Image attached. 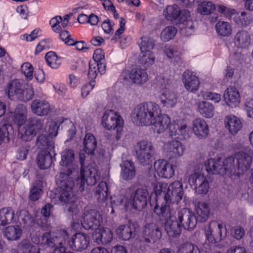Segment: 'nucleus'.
Here are the masks:
<instances>
[{
  "label": "nucleus",
  "mask_w": 253,
  "mask_h": 253,
  "mask_svg": "<svg viewBox=\"0 0 253 253\" xmlns=\"http://www.w3.org/2000/svg\"><path fill=\"white\" fill-rule=\"evenodd\" d=\"M235 149L238 151L235 153L234 156L229 157L223 161L219 157L209 159L205 163L207 171L213 173H225L232 178L244 174L251 168L253 151L243 142L237 143Z\"/></svg>",
  "instance_id": "nucleus-2"
},
{
  "label": "nucleus",
  "mask_w": 253,
  "mask_h": 253,
  "mask_svg": "<svg viewBox=\"0 0 253 253\" xmlns=\"http://www.w3.org/2000/svg\"><path fill=\"white\" fill-rule=\"evenodd\" d=\"M179 223L186 230H193L196 227L197 219L193 212L188 209H183L178 213Z\"/></svg>",
  "instance_id": "nucleus-20"
},
{
  "label": "nucleus",
  "mask_w": 253,
  "mask_h": 253,
  "mask_svg": "<svg viewBox=\"0 0 253 253\" xmlns=\"http://www.w3.org/2000/svg\"><path fill=\"white\" fill-rule=\"evenodd\" d=\"M4 234L8 240H17L21 237L22 231L19 226H9L5 228Z\"/></svg>",
  "instance_id": "nucleus-39"
},
{
  "label": "nucleus",
  "mask_w": 253,
  "mask_h": 253,
  "mask_svg": "<svg viewBox=\"0 0 253 253\" xmlns=\"http://www.w3.org/2000/svg\"><path fill=\"white\" fill-rule=\"evenodd\" d=\"M96 193L101 200H105L108 197V187L105 182L101 181L99 183Z\"/></svg>",
  "instance_id": "nucleus-54"
},
{
  "label": "nucleus",
  "mask_w": 253,
  "mask_h": 253,
  "mask_svg": "<svg viewBox=\"0 0 253 253\" xmlns=\"http://www.w3.org/2000/svg\"><path fill=\"white\" fill-rule=\"evenodd\" d=\"M89 243V236L82 233L75 234L70 243V248L75 251H82L87 248Z\"/></svg>",
  "instance_id": "nucleus-25"
},
{
  "label": "nucleus",
  "mask_w": 253,
  "mask_h": 253,
  "mask_svg": "<svg viewBox=\"0 0 253 253\" xmlns=\"http://www.w3.org/2000/svg\"><path fill=\"white\" fill-rule=\"evenodd\" d=\"M154 46L153 41L152 39L144 37L141 39L139 46L141 51H149L153 49Z\"/></svg>",
  "instance_id": "nucleus-51"
},
{
  "label": "nucleus",
  "mask_w": 253,
  "mask_h": 253,
  "mask_svg": "<svg viewBox=\"0 0 253 253\" xmlns=\"http://www.w3.org/2000/svg\"><path fill=\"white\" fill-rule=\"evenodd\" d=\"M94 85V81H91L84 84L81 88V96L84 98H85L93 88Z\"/></svg>",
  "instance_id": "nucleus-60"
},
{
  "label": "nucleus",
  "mask_w": 253,
  "mask_h": 253,
  "mask_svg": "<svg viewBox=\"0 0 253 253\" xmlns=\"http://www.w3.org/2000/svg\"><path fill=\"white\" fill-rule=\"evenodd\" d=\"M59 37L60 39L65 42V44L69 45H73L75 43V40L70 38V34L67 31H61Z\"/></svg>",
  "instance_id": "nucleus-62"
},
{
  "label": "nucleus",
  "mask_w": 253,
  "mask_h": 253,
  "mask_svg": "<svg viewBox=\"0 0 253 253\" xmlns=\"http://www.w3.org/2000/svg\"><path fill=\"white\" fill-rule=\"evenodd\" d=\"M66 83L68 86L72 88H75L81 83L80 78L75 74H69L66 79Z\"/></svg>",
  "instance_id": "nucleus-59"
},
{
  "label": "nucleus",
  "mask_w": 253,
  "mask_h": 253,
  "mask_svg": "<svg viewBox=\"0 0 253 253\" xmlns=\"http://www.w3.org/2000/svg\"><path fill=\"white\" fill-rule=\"evenodd\" d=\"M42 35L41 30L39 28L34 29L30 34H25L21 36L20 39L23 41L32 42Z\"/></svg>",
  "instance_id": "nucleus-56"
},
{
  "label": "nucleus",
  "mask_w": 253,
  "mask_h": 253,
  "mask_svg": "<svg viewBox=\"0 0 253 253\" xmlns=\"http://www.w3.org/2000/svg\"><path fill=\"white\" fill-rule=\"evenodd\" d=\"M201 93L204 99L210 100L215 103H219L221 99V95L216 92L202 91Z\"/></svg>",
  "instance_id": "nucleus-52"
},
{
  "label": "nucleus",
  "mask_w": 253,
  "mask_h": 253,
  "mask_svg": "<svg viewBox=\"0 0 253 253\" xmlns=\"http://www.w3.org/2000/svg\"><path fill=\"white\" fill-rule=\"evenodd\" d=\"M60 173L63 172L69 177H73L77 168L75 163V153L73 150L66 149L61 153Z\"/></svg>",
  "instance_id": "nucleus-11"
},
{
  "label": "nucleus",
  "mask_w": 253,
  "mask_h": 253,
  "mask_svg": "<svg viewBox=\"0 0 253 253\" xmlns=\"http://www.w3.org/2000/svg\"><path fill=\"white\" fill-rule=\"evenodd\" d=\"M244 110L248 118L253 119V99L246 100L244 105Z\"/></svg>",
  "instance_id": "nucleus-64"
},
{
  "label": "nucleus",
  "mask_w": 253,
  "mask_h": 253,
  "mask_svg": "<svg viewBox=\"0 0 253 253\" xmlns=\"http://www.w3.org/2000/svg\"><path fill=\"white\" fill-rule=\"evenodd\" d=\"M18 250L23 253H40L39 249L31 245L27 240L22 241L18 246Z\"/></svg>",
  "instance_id": "nucleus-50"
},
{
  "label": "nucleus",
  "mask_w": 253,
  "mask_h": 253,
  "mask_svg": "<svg viewBox=\"0 0 253 253\" xmlns=\"http://www.w3.org/2000/svg\"><path fill=\"white\" fill-rule=\"evenodd\" d=\"M154 168L158 175L162 178L169 179L174 174V166L165 160L156 161Z\"/></svg>",
  "instance_id": "nucleus-19"
},
{
  "label": "nucleus",
  "mask_w": 253,
  "mask_h": 253,
  "mask_svg": "<svg viewBox=\"0 0 253 253\" xmlns=\"http://www.w3.org/2000/svg\"><path fill=\"white\" fill-rule=\"evenodd\" d=\"M192 131L196 137L200 140L206 139L209 134L210 128L207 122L203 118H197L193 120Z\"/></svg>",
  "instance_id": "nucleus-18"
},
{
  "label": "nucleus",
  "mask_w": 253,
  "mask_h": 253,
  "mask_svg": "<svg viewBox=\"0 0 253 253\" xmlns=\"http://www.w3.org/2000/svg\"><path fill=\"white\" fill-rule=\"evenodd\" d=\"M142 235L145 241L150 242L155 241L161 236V232L159 228L155 223H148L144 226Z\"/></svg>",
  "instance_id": "nucleus-30"
},
{
  "label": "nucleus",
  "mask_w": 253,
  "mask_h": 253,
  "mask_svg": "<svg viewBox=\"0 0 253 253\" xmlns=\"http://www.w3.org/2000/svg\"><path fill=\"white\" fill-rule=\"evenodd\" d=\"M17 219L21 224L31 225L33 219L29 215L28 211L25 210H21L16 213Z\"/></svg>",
  "instance_id": "nucleus-49"
},
{
  "label": "nucleus",
  "mask_w": 253,
  "mask_h": 253,
  "mask_svg": "<svg viewBox=\"0 0 253 253\" xmlns=\"http://www.w3.org/2000/svg\"><path fill=\"white\" fill-rule=\"evenodd\" d=\"M101 125L107 130L116 129V139L117 141L121 139L123 131L124 120L119 113L113 110H106L102 117Z\"/></svg>",
  "instance_id": "nucleus-10"
},
{
  "label": "nucleus",
  "mask_w": 253,
  "mask_h": 253,
  "mask_svg": "<svg viewBox=\"0 0 253 253\" xmlns=\"http://www.w3.org/2000/svg\"><path fill=\"white\" fill-rule=\"evenodd\" d=\"M225 104L232 108L238 107L241 102V96L238 89L234 86H229L223 95Z\"/></svg>",
  "instance_id": "nucleus-21"
},
{
  "label": "nucleus",
  "mask_w": 253,
  "mask_h": 253,
  "mask_svg": "<svg viewBox=\"0 0 253 253\" xmlns=\"http://www.w3.org/2000/svg\"><path fill=\"white\" fill-rule=\"evenodd\" d=\"M164 148L167 155L170 158H177L181 157L184 153V146L177 140L169 141L164 144Z\"/></svg>",
  "instance_id": "nucleus-22"
},
{
  "label": "nucleus",
  "mask_w": 253,
  "mask_h": 253,
  "mask_svg": "<svg viewBox=\"0 0 253 253\" xmlns=\"http://www.w3.org/2000/svg\"><path fill=\"white\" fill-rule=\"evenodd\" d=\"M223 225L217 221H211L205 228L206 239L211 243L220 242L222 239Z\"/></svg>",
  "instance_id": "nucleus-17"
},
{
  "label": "nucleus",
  "mask_w": 253,
  "mask_h": 253,
  "mask_svg": "<svg viewBox=\"0 0 253 253\" xmlns=\"http://www.w3.org/2000/svg\"><path fill=\"white\" fill-rule=\"evenodd\" d=\"M12 127L9 124H4L0 128V144L2 142H8L9 135L12 132Z\"/></svg>",
  "instance_id": "nucleus-47"
},
{
  "label": "nucleus",
  "mask_w": 253,
  "mask_h": 253,
  "mask_svg": "<svg viewBox=\"0 0 253 253\" xmlns=\"http://www.w3.org/2000/svg\"><path fill=\"white\" fill-rule=\"evenodd\" d=\"M121 176L124 180L131 179L135 175V169L133 164L129 161H124L121 165Z\"/></svg>",
  "instance_id": "nucleus-36"
},
{
  "label": "nucleus",
  "mask_w": 253,
  "mask_h": 253,
  "mask_svg": "<svg viewBox=\"0 0 253 253\" xmlns=\"http://www.w3.org/2000/svg\"><path fill=\"white\" fill-rule=\"evenodd\" d=\"M165 230L170 237H177L181 233L180 224L176 217L169 215L165 223Z\"/></svg>",
  "instance_id": "nucleus-27"
},
{
  "label": "nucleus",
  "mask_w": 253,
  "mask_h": 253,
  "mask_svg": "<svg viewBox=\"0 0 253 253\" xmlns=\"http://www.w3.org/2000/svg\"><path fill=\"white\" fill-rule=\"evenodd\" d=\"M21 70L27 80H32L33 78L34 69L32 65L30 63L25 62L23 63L21 66Z\"/></svg>",
  "instance_id": "nucleus-53"
},
{
  "label": "nucleus",
  "mask_w": 253,
  "mask_h": 253,
  "mask_svg": "<svg viewBox=\"0 0 253 253\" xmlns=\"http://www.w3.org/2000/svg\"><path fill=\"white\" fill-rule=\"evenodd\" d=\"M182 83L185 88L189 92H194L200 87V81L197 76L193 73L186 71L182 76Z\"/></svg>",
  "instance_id": "nucleus-23"
},
{
  "label": "nucleus",
  "mask_w": 253,
  "mask_h": 253,
  "mask_svg": "<svg viewBox=\"0 0 253 253\" xmlns=\"http://www.w3.org/2000/svg\"><path fill=\"white\" fill-rule=\"evenodd\" d=\"M136 229L135 225L132 223L121 225L117 228L116 234L120 239L127 241L134 237Z\"/></svg>",
  "instance_id": "nucleus-26"
},
{
  "label": "nucleus",
  "mask_w": 253,
  "mask_h": 253,
  "mask_svg": "<svg viewBox=\"0 0 253 253\" xmlns=\"http://www.w3.org/2000/svg\"><path fill=\"white\" fill-rule=\"evenodd\" d=\"M159 98L161 103L167 107H172L177 102V97L174 92L170 89L168 81L163 80L158 84Z\"/></svg>",
  "instance_id": "nucleus-14"
},
{
  "label": "nucleus",
  "mask_w": 253,
  "mask_h": 253,
  "mask_svg": "<svg viewBox=\"0 0 253 253\" xmlns=\"http://www.w3.org/2000/svg\"><path fill=\"white\" fill-rule=\"evenodd\" d=\"M198 112L203 117L211 118L214 115V107L210 102L199 100L196 103Z\"/></svg>",
  "instance_id": "nucleus-29"
},
{
  "label": "nucleus",
  "mask_w": 253,
  "mask_h": 253,
  "mask_svg": "<svg viewBox=\"0 0 253 253\" xmlns=\"http://www.w3.org/2000/svg\"><path fill=\"white\" fill-rule=\"evenodd\" d=\"M245 233L244 228L240 226H236L231 230L232 235L237 240L241 239L244 237Z\"/></svg>",
  "instance_id": "nucleus-63"
},
{
  "label": "nucleus",
  "mask_w": 253,
  "mask_h": 253,
  "mask_svg": "<svg viewBox=\"0 0 253 253\" xmlns=\"http://www.w3.org/2000/svg\"><path fill=\"white\" fill-rule=\"evenodd\" d=\"M79 159L81 165V170L80 172V177L77 178L76 180L77 184L79 185V190L80 191H83L85 188V184L94 185L99 179V174L97 169L96 166L92 164L84 167V161L85 159V154L80 153Z\"/></svg>",
  "instance_id": "nucleus-7"
},
{
  "label": "nucleus",
  "mask_w": 253,
  "mask_h": 253,
  "mask_svg": "<svg viewBox=\"0 0 253 253\" xmlns=\"http://www.w3.org/2000/svg\"><path fill=\"white\" fill-rule=\"evenodd\" d=\"M97 146L96 139L92 134L86 133L84 139V147L85 152L88 154L93 153Z\"/></svg>",
  "instance_id": "nucleus-38"
},
{
  "label": "nucleus",
  "mask_w": 253,
  "mask_h": 253,
  "mask_svg": "<svg viewBox=\"0 0 253 253\" xmlns=\"http://www.w3.org/2000/svg\"><path fill=\"white\" fill-rule=\"evenodd\" d=\"M148 198L147 190L145 189L140 188L136 190L134 194L130 196L129 200L125 198L121 200L119 203L124 204L125 207L131 205L133 209L140 211L146 206Z\"/></svg>",
  "instance_id": "nucleus-13"
},
{
  "label": "nucleus",
  "mask_w": 253,
  "mask_h": 253,
  "mask_svg": "<svg viewBox=\"0 0 253 253\" xmlns=\"http://www.w3.org/2000/svg\"><path fill=\"white\" fill-rule=\"evenodd\" d=\"M195 212L197 220L200 222H205L210 216V203L207 201L198 202L195 206Z\"/></svg>",
  "instance_id": "nucleus-28"
},
{
  "label": "nucleus",
  "mask_w": 253,
  "mask_h": 253,
  "mask_svg": "<svg viewBox=\"0 0 253 253\" xmlns=\"http://www.w3.org/2000/svg\"><path fill=\"white\" fill-rule=\"evenodd\" d=\"M32 111L38 116L46 115L49 112L50 105L49 103L42 100H34L31 104Z\"/></svg>",
  "instance_id": "nucleus-32"
},
{
  "label": "nucleus",
  "mask_w": 253,
  "mask_h": 253,
  "mask_svg": "<svg viewBox=\"0 0 253 253\" xmlns=\"http://www.w3.org/2000/svg\"><path fill=\"white\" fill-rule=\"evenodd\" d=\"M42 193V190L40 184H37V185H34L32 188L29 195L30 199L32 201H37L41 197Z\"/></svg>",
  "instance_id": "nucleus-57"
},
{
  "label": "nucleus",
  "mask_w": 253,
  "mask_h": 253,
  "mask_svg": "<svg viewBox=\"0 0 253 253\" xmlns=\"http://www.w3.org/2000/svg\"><path fill=\"white\" fill-rule=\"evenodd\" d=\"M47 65L52 69H58L61 64V59L53 51L47 52L45 56Z\"/></svg>",
  "instance_id": "nucleus-42"
},
{
  "label": "nucleus",
  "mask_w": 253,
  "mask_h": 253,
  "mask_svg": "<svg viewBox=\"0 0 253 253\" xmlns=\"http://www.w3.org/2000/svg\"><path fill=\"white\" fill-rule=\"evenodd\" d=\"M251 16L245 12L241 13L239 19L235 20V22L243 26H246L249 24L251 21Z\"/></svg>",
  "instance_id": "nucleus-61"
},
{
  "label": "nucleus",
  "mask_w": 253,
  "mask_h": 253,
  "mask_svg": "<svg viewBox=\"0 0 253 253\" xmlns=\"http://www.w3.org/2000/svg\"><path fill=\"white\" fill-rule=\"evenodd\" d=\"M216 6L211 1H203L197 5V11L201 15H208L214 12Z\"/></svg>",
  "instance_id": "nucleus-40"
},
{
  "label": "nucleus",
  "mask_w": 253,
  "mask_h": 253,
  "mask_svg": "<svg viewBox=\"0 0 253 253\" xmlns=\"http://www.w3.org/2000/svg\"><path fill=\"white\" fill-rule=\"evenodd\" d=\"M179 253H202L199 249L190 243L182 245L179 250ZM216 253H221L217 252Z\"/></svg>",
  "instance_id": "nucleus-55"
},
{
  "label": "nucleus",
  "mask_w": 253,
  "mask_h": 253,
  "mask_svg": "<svg viewBox=\"0 0 253 253\" xmlns=\"http://www.w3.org/2000/svg\"><path fill=\"white\" fill-rule=\"evenodd\" d=\"M14 213L10 208H3L0 210V225H5L12 221Z\"/></svg>",
  "instance_id": "nucleus-46"
},
{
  "label": "nucleus",
  "mask_w": 253,
  "mask_h": 253,
  "mask_svg": "<svg viewBox=\"0 0 253 253\" xmlns=\"http://www.w3.org/2000/svg\"><path fill=\"white\" fill-rule=\"evenodd\" d=\"M53 240L54 242L55 241L54 239H51L50 234L49 233L44 234L41 238L37 236H33L32 238V242L36 244L47 245L49 246H52Z\"/></svg>",
  "instance_id": "nucleus-48"
},
{
  "label": "nucleus",
  "mask_w": 253,
  "mask_h": 253,
  "mask_svg": "<svg viewBox=\"0 0 253 253\" xmlns=\"http://www.w3.org/2000/svg\"><path fill=\"white\" fill-rule=\"evenodd\" d=\"M27 117V111L26 107L22 104L16 106L12 113V121L18 127L25 124Z\"/></svg>",
  "instance_id": "nucleus-31"
},
{
  "label": "nucleus",
  "mask_w": 253,
  "mask_h": 253,
  "mask_svg": "<svg viewBox=\"0 0 253 253\" xmlns=\"http://www.w3.org/2000/svg\"><path fill=\"white\" fill-rule=\"evenodd\" d=\"M132 117L140 126H151L158 134L169 128V135L174 139H185L190 136L188 122L184 119H177L171 123L168 115L162 114L160 107L153 102L141 103L132 112Z\"/></svg>",
  "instance_id": "nucleus-1"
},
{
  "label": "nucleus",
  "mask_w": 253,
  "mask_h": 253,
  "mask_svg": "<svg viewBox=\"0 0 253 253\" xmlns=\"http://www.w3.org/2000/svg\"><path fill=\"white\" fill-rule=\"evenodd\" d=\"M5 91L8 98L12 100L27 102L31 100L34 95L32 86L18 79L9 82Z\"/></svg>",
  "instance_id": "nucleus-6"
},
{
  "label": "nucleus",
  "mask_w": 253,
  "mask_h": 253,
  "mask_svg": "<svg viewBox=\"0 0 253 253\" xmlns=\"http://www.w3.org/2000/svg\"><path fill=\"white\" fill-rule=\"evenodd\" d=\"M215 30L218 35L222 37L229 36L232 32L230 24L223 21H219L216 24Z\"/></svg>",
  "instance_id": "nucleus-41"
},
{
  "label": "nucleus",
  "mask_w": 253,
  "mask_h": 253,
  "mask_svg": "<svg viewBox=\"0 0 253 253\" xmlns=\"http://www.w3.org/2000/svg\"><path fill=\"white\" fill-rule=\"evenodd\" d=\"M136 153L137 158L142 165H148L152 161L154 153L153 146L150 142L144 140L140 141L137 144Z\"/></svg>",
  "instance_id": "nucleus-16"
},
{
  "label": "nucleus",
  "mask_w": 253,
  "mask_h": 253,
  "mask_svg": "<svg viewBox=\"0 0 253 253\" xmlns=\"http://www.w3.org/2000/svg\"><path fill=\"white\" fill-rule=\"evenodd\" d=\"M177 33V29L173 26H168L164 28L161 33V40L165 42H169L174 38Z\"/></svg>",
  "instance_id": "nucleus-45"
},
{
  "label": "nucleus",
  "mask_w": 253,
  "mask_h": 253,
  "mask_svg": "<svg viewBox=\"0 0 253 253\" xmlns=\"http://www.w3.org/2000/svg\"><path fill=\"white\" fill-rule=\"evenodd\" d=\"M42 127V123L40 120L34 119L18 127V136L24 141L32 140Z\"/></svg>",
  "instance_id": "nucleus-12"
},
{
  "label": "nucleus",
  "mask_w": 253,
  "mask_h": 253,
  "mask_svg": "<svg viewBox=\"0 0 253 253\" xmlns=\"http://www.w3.org/2000/svg\"><path fill=\"white\" fill-rule=\"evenodd\" d=\"M106 66L103 63L98 64L97 62H91L89 64V68L88 70L89 78L93 80L96 78L97 74L100 73L103 74L105 73Z\"/></svg>",
  "instance_id": "nucleus-44"
},
{
  "label": "nucleus",
  "mask_w": 253,
  "mask_h": 253,
  "mask_svg": "<svg viewBox=\"0 0 253 253\" xmlns=\"http://www.w3.org/2000/svg\"><path fill=\"white\" fill-rule=\"evenodd\" d=\"M37 145L48 150L41 152L37 156V164L41 169H46L51 165L52 157L50 152H54V142L44 135H41L37 138Z\"/></svg>",
  "instance_id": "nucleus-9"
},
{
  "label": "nucleus",
  "mask_w": 253,
  "mask_h": 253,
  "mask_svg": "<svg viewBox=\"0 0 253 253\" xmlns=\"http://www.w3.org/2000/svg\"><path fill=\"white\" fill-rule=\"evenodd\" d=\"M224 126L230 134L235 135L243 128L241 118L234 115H227L224 119Z\"/></svg>",
  "instance_id": "nucleus-24"
},
{
  "label": "nucleus",
  "mask_w": 253,
  "mask_h": 253,
  "mask_svg": "<svg viewBox=\"0 0 253 253\" xmlns=\"http://www.w3.org/2000/svg\"><path fill=\"white\" fill-rule=\"evenodd\" d=\"M129 78L133 83L142 84L148 81V76L145 70L136 68L130 72Z\"/></svg>",
  "instance_id": "nucleus-33"
},
{
  "label": "nucleus",
  "mask_w": 253,
  "mask_h": 253,
  "mask_svg": "<svg viewBox=\"0 0 253 253\" xmlns=\"http://www.w3.org/2000/svg\"><path fill=\"white\" fill-rule=\"evenodd\" d=\"M73 177H69L63 172L58 173L56 177V182L59 186L58 193L57 197L51 195L52 202L57 204H70L73 208L70 207L69 212H74L76 207L73 205L75 197L73 191L74 186Z\"/></svg>",
  "instance_id": "nucleus-5"
},
{
  "label": "nucleus",
  "mask_w": 253,
  "mask_h": 253,
  "mask_svg": "<svg viewBox=\"0 0 253 253\" xmlns=\"http://www.w3.org/2000/svg\"><path fill=\"white\" fill-rule=\"evenodd\" d=\"M188 183L193 187L197 194H206L209 189V184L207 178L200 172H194L190 174Z\"/></svg>",
  "instance_id": "nucleus-15"
},
{
  "label": "nucleus",
  "mask_w": 253,
  "mask_h": 253,
  "mask_svg": "<svg viewBox=\"0 0 253 253\" xmlns=\"http://www.w3.org/2000/svg\"><path fill=\"white\" fill-rule=\"evenodd\" d=\"M251 41V39L249 33L246 31H241L236 34L234 43L238 48H246L250 45Z\"/></svg>",
  "instance_id": "nucleus-34"
},
{
  "label": "nucleus",
  "mask_w": 253,
  "mask_h": 253,
  "mask_svg": "<svg viewBox=\"0 0 253 253\" xmlns=\"http://www.w3.org/2000/svg\"><path fill=\"white\" fill-rule=\"evenodd\" d=\"M94 59L93 62H97L98 64L103 63L105 65V52L101 48L96 49L94 51L93 55Z\"/></svg>",
  "instance_id": "nucleus-58"
},
{
  "label": "nucleus",
  "mask_w": 253,
  "mask_h": 253,
  "mask_svg": "<svg viewBox=\"0 0 253 253\" xmlns=\"http://www.w3.org/2000/svg\"><path fill=\"white\" fill-rule=\"evenodd\" d=\"M152 186L153 191L152 193V196H153L154 195L155 196L156 206L157 205V200L158 199L165 196V195H167V183L155 180L152 183Z\"/></svg>",
  "instance_id": "nucleus-37"
},
{
  "label": "nucleus",
  "mask_w": 253,
  "mask_h": 253,
  "mask_svg": "<svg viewBox=\"0 0 253 253\" xmlns=\"http://www.w3.org/2000/svg\"><path fill=\"white\" fill-rule=\"evenodd\" d=\"M155 60V55L152 51H141L139 62L145 67L152 65Z\"/></svg>",
  "instance_id": "nucleus-43"
},
{
  "label": "nucleus",
  "mask_w": 253,
  "mask_h": 253,
  "mask_svg": "<svg viewBox=\"0 0 253 253\" xmlns=\"http://www.w3.org/2000/svg\"><path fill=\"white\" fill-rule=\"evenodd\" d=\"M69 23V16L65 15L63 17L56 16L50 21V25L52 30L55 33L60 32L62 28L66 27Z\"/></svg>",
  "instance_id": "nucleus-35"
},
{
  "label": "nucleus",
  "mask_w": 253,
  "mask_h": 253,
  "mask_svg": "<svg viewBox=\"0 0 253 253\" xmlns=\"http://www.w3.org/2000/svg\"><path fill=\"white\" fill-rule=\"evenodd\" d=\"M163 17L166 20L175 23L182 24L186 22V25L190 28H192V21L190 19V12L186 9H182L177 4H173L165 7L162 12Z\"/></svg>",
  "instance_id": "nucleus-8"
},
{
  "label": "nucleus",
  "mask_w": 253,
  "mask_h": 253,
  "mask_svg": "<svg viewBox=\"0 0 253 253\" xmlns=\"http://www.w3.org/2000/svg\"><path fill=\"white\" fill-rule=\"evenodd\" d=\"M101 220L99 212L95 210H91L84 213L81 222L84 228L95 230L92 233V239L95 243L105 245L112 241L113 234L109 228H97L100 225Z\"/></svg>",
  "instance_id": "nucleus-3"
},
{
  "label": "nucleus",
  "mask_w": 253,
  "mask_h": 253,
  "mask_svg": "<svg viewBox=\"0 0 253 253\" xmlns=\"http://www.w3.org/2000/svg\"><path fill=\"white\" fill-rule=\"evenodd\" d=\"M167 195L157 200L154 211L157 215L165 217L170 214L169 206L172 202H179L183 195V185L179 181H174L169 185L167 184Z\"/></svg>",
  "instance_id": "nucleus-4"
}]
</instances>
